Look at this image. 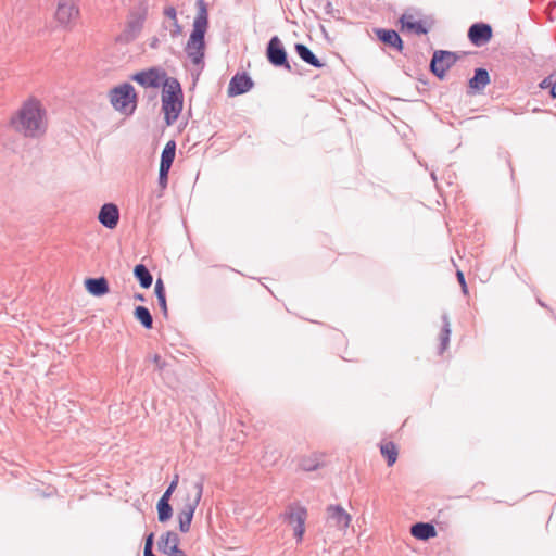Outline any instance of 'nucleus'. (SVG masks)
Returning <instances> with one entry per match:
<instances>
[{"mask_svg": "<svg viewBox=\"0 0 556 556\" xmlns=\"http://www.w3.org/2000/svg\"><path fill=\"white\" fill-rule=\"evenodd\" d=\"M98 220L109 229H115L119 222L118 207L113 203H105L101 206Z\"/></svg>", "mask_w": 556, "mask_h": 556, "instance_id": "4468645a", "label": "nucleus"}, {"mask_svg": "<svg viewBox=\"0 0 556 556\" xmlns=\"http://www.w3.org/2000/svg\"><path fill=\"white\" fill-rule=\"evenodd\" d=\"M266 56L268 62L275 67H281L288 72H293L291 64L288 61L287 51L281 40L274 36L267 43Z\"/></svg>", "mask_w": 556, "mask_h": 556, "instance_id": "6e6552de", "label": "nucleus"}, {"mask_svg": "<svg viewBox=\"0 0 556 556\" xmlns=\"http://www.w3.org/2000/svg\"><path fill=\"white\" fill-rule=\"evenodd\" d=\"M458 60V56L451 51L437 50L434 51L431 62L430 71L440 79H443L446 71H448Z\"/></svg>", "mask_w": 556, "mask_h": 556, "instance_id": "1a4fd4ad", "label": "nucleus"}, {"mask_svg": "<svg viewBox=\"0 0 556 556\" xmlns=\"http://www.w3.org/2000/svg\"><path fill=\"white\" fill-rule=\"evenodd\" d=\"M162 110L164 118L169 126L176 122L182 110V91L177 79L165 80L162 90Z\"/></svg>", "mask_w": 556, "mask_h": 556, "instance_id": "7ed1b4c3", "label": "nucleus"}, {"mask_svg": "<svg viewBox=\"0 0 556 556\" xmlns=\"http://www.w3.org/2000/svg\"><path fill=\"white\" fill-rule=\"evenodd\" d=\"M307 516V511L304 507L301 506H289L288 511L286 513V518L291 525H295L294 527V536L298 541H301L305 531V519Z\"/></svg>", "mask_w": 556, "mask_h": 556, "instance_id": "f8f14e48", "label": "nucleus"}, {"mask_svg": "<svg viewBox=\"0 0 556 556\" xmlns=\"http://www.w3.org/2000/svg\"><path fill=\"white\" fill-rule=\"evenodd\" d=\"M152 362L159 370L164 369V367L166 366L164 359L159 354L153 355Z\"/></svg>", "mask_w": 556, "mask_h": 556, "instance_id": "72a5a7b5", "label": "nucleus"}, {"mask_svg": "<svg viewBox=\"0 0 556 556\" xmlns=\"http://www.w3.org/2000/svg\"><path fill=\"white\" fill-rule=\"evenodd\" d=\"M157 513L159 520L161 522L168 520L172 517V507L169 505V501L165 498H160L157 503Z\"/></svg>", "mask_w": 556, "mask_h": 556, "instance_id": "c85d7f7f", "label": "nucleus"}, {"mask_svg": "<svg viewBox=\"0 0 556 556\" xmlns=\"http://www.w3.org/2000/svg\"><path fill=\"white\" fill-rule=\"evenodd\" d=\"M84 285L86 290L94 296H102L110 291L108 280L104 277L88 278Z\"/></svg>", "mask_w": 556, "mask_h": 556, "instance_id": "a211bd4d", "label": "nucleus"}, {"mask_svg": "<svg viewBox=\"0 0 556 556\" xmlns=\"http://www.w3.org/2000/svg\"><path fill=\"white\" fill-rule=\"evenodd\" d=\"M551 96L553 98H556V78H555V81H553V84H552Z\"/></svg>", "mask_w": 556, "mask_h": 556, "instance_id": "58836bf2", "label": "nucleus"}, {"mask_svg": "<svg viewBox=\"0 0 556 556\" xmlns=\"http://www.w3.org/2000/svg\"><path fill=\"white\" fill-rule=\"evenodd\" d=\"M168 556H187L182 551H179L178 553L170 554Z\"/></svg>", "mask_w": 556, "mask_h": 556, "instance_id": "ea45409f", "label": "nucleus"}, {"mask_svg": "<svg viewBox=\"0 0 556 556\" xmlns=\"http://www.w3.org/2000/svg\"><path fill=\"white\" fill-rule=\"evenodd\" d=\"M490 83V75L485 68H477L475 70L473 77L469 79V88L481 91L483 90Z\"/></svg>", "mask_w": 556, "mask_h": 556, "instance_id": "4be33fe9", "label": "nucleus"}, {"mask_svg": "<svg viewBox=\"0 0 556 556\" xmlns=\"http://www.w3.org/2000/svg\"><path fill=\"white\" fill-rule=\"evenodd\" d=\"M253 87V80L251 79L250 76H248L245 74V78H244V90H245V93Z\"/></svg>", "mask_w": 556, "mask_h": 556, "instance_id": "e433bc0d", "label": "nucleus"}, {"mask_svg": "<svg viewBox=\"0 0 556 556\" xmlns=\"http://www.w3.org/2000/svg\"><path fill=\"white\" fill-rule=\"evenodd\" d=\"M176 155V143L175 141L170 140L168 141L161 155V163H160V185L162 188H165L167 185V176L168 172L172 167V164L174 162Z\"/></svg>", "mask_w": 556, "mask_h": 556, "instance_id": "9b49d317", "label": "nucleus"}, {"mask_svg": "<svg viewBox=\"0 0 556 556\" xmlns=\"http://www.w3.org/2000/svg\"><path fill=\"white\" fill-rule=\"evenodd\" d=\"M410 533L418 540H429L437 535V531L433 525L428 522H417L412 526Z\"/></svg>", "mask_w": 556, "mask_h": 556, "instance_id": "aec40b11", "label": "nucleus"}, {"mask_svg": "<svg viewBox=\"0 0 556 556\" xmlns=\"http://www.w3.org/2000/svg\"><path fill=\"white\" fill-rule=\"evenodd\" d=\"M134 315L136 317V319L141 323V325L147 328V329H151L152 328V325H153V319H152V316L149 312V309L144 306H137L135 312H134Z\"/></svg>", "mask_w": 556, "mask_h": 556, "instance_id": "393cba45", "label": "nucleus"}, {"mask_svg": "<svg viewBox=\"0 0 556 556\" xmlns=\"http://www.w3.org/2000/svg\"><path fill=\"white\" fill-rule=\"evenodd\" d=\"M10 126L25 138H39L48 128L47 110L35 96L26 98L10 118Z\"/></svg>", "mask_w": 556, "mask_h": 556, "instance_id": "f257e3e1", "label": "nucleus"}, {"mask_svg": "<svg viewBox=\"0 0 556 556\" xmlns=\"http://www.w3.org/2000/svg\"><path fill=\"white\" fill-rule=\"evenodd\" d=\"M375 33L378 39L384 45L394 48L399 52L403 50V40L395 30L378 28L375 30Z\"/></svg>", "mask_w": 556, "mask_h": 556, "instance_id": "dca6fc26", "label": "nucleus"}, {"mask_svg": "<svg viewBox=\"0 0 556 556\" xmlns=\"http://www.w3.org/2000/svg\"><path fill=\"white\" fill-rule=\"evenodd\" d=\"M131 78L144 88L164 86L165 80L169 79L166 77V73L163 70L156 67L136 73Z\"/></svg>", "mask_w": 556, "mask_h": 556, "instance_id": "9d476101", "label": "nucleus"}, {"mask_svg": "<svg viewBox=\"0 0 556 556\" xmlns=\"http://www.w3.org/2000/svg\"><path fill=\"white\" fill-rule=\"evenodd\" d=\"M299 466L304 471H314L321 466L320 459L317 456L302 457Z\"/></svg>", "mask_w": 556, "mask_h": 556, "instance_id": "cd10ccee", "label": "nucleus"}, {"mask_svg": "<svg viewBox=\"0 0 556 556\" xmlns=\"http://www.w3.org/2000/svg\"><path fill=\"white\" fill-rule=\"evenodd\" d=\"M163 14H164L165 17H167L168 20L172 21V25L177 29V31H179L180 30V26L178 24L176 9L174 7H172V5L165 7L164 11H163Z\"/></svg>", "mask_w": 556, "mask_h": 556, "instance_id": "c756f323", "label": "nucleus"}, {"mask_svg": "<svg viewBox=\"0 0 556 556\" xmlns=\"http://www.w3.org/2000/svg\"><path fill=\"white\" fill-rule=\"evenodd\" d=\"M80 18V9L76 0H56L53 22L60 29L72 30Z\"/></svg>", "mask_w": 556, "mask_h": 556, "instance_id": "423d86ee", "label": "nucleus"}, {"mask_svg": "<svg viewBox=\"0 0 556 556\" xmlns=\"http://www.w3.org/2000/svg\"><path fill=\"white\" fill-rule=\"evenodd\" d=\"M380 452L382 456L387 458L388 466H392L395 464L399 453L396 445L393 442L389 441L381 444Z\"/></svg>", "mask_w": 556, "mask_h": 556, "instance_id": "b1692460", "label": "nucleus"}, {"mask_svg": "<svg viewBox=\"0 0 556 556\" xmlns=\"http://www.w3.org/2000/svg\"><path fill=\"white\" fill-rule=\"evenodd\" d=\"M152 545H153V534L151 533L144 544L143 555L144 556H155L152 552Z\"/></svg>", "mask_w": 556, "mask_h": 556, "instance_id": "7c9ffc66", "label": "nucleus"}, {"mask_svg": "<svg viewBox=\"0 0 556 556\" xmlns=\"http://www.w3.org/2000/svg\"><path fill=\"white\" fill-rule=\"evenodd\" d=\"M228 96L233 97L243 93V74L237 73L229 83Z\"/></svg>", "mask_w": 556, "mask_h": 556, "instance_id": "bb28decb", "label": "nucleus"}, {"mask_svg": "<svg viewBox=\"0 0 556 556\" xmlns=\"http://www.w3.org/2000/svg\"><path fill=\"white\" fill-rule=\"evenodd\" d=\"M202 496V485L200 483L193 484L187 489L184 495V505L178 513L179 530L188 532L193 518V514L199 505Z\"/></svg>", "mask_w": 556, "mask_h": 556, "instance_id": "0eeeda50", "label": "nucleus"}, {"mask_svg": "<svg viewBox=\"0 0 556 556\" xmlns=\"http://www.w3.org/2000/svg\"><path fill=\"white\" fill-rule=\"evenodd\" d=\"M156 298H161L165 294L164 283L161 279H157L154 287Z\"/></svg>", "mask_w": 556, "mask_h": 556, "instance_id": "473e14b6", "label": "nucleus"}, {"mask_svg": "<svg viewBox=\"0 0 556 556\" xmlns=\"http://www.w3.org/2000/svg\"><path fill=\"white\" fill-rule=\"evenodd\" d=\"M400 23L402 25V29H407L417 35H426L429 31V27H427L421 21H416L414 15L410 13H404L400 17Z\"/></svg>", "mask_w": 556, "mask_h": 556, "instance_id": "f3484780", "label": "nucleus"}, {"mask_svg": "<svg viewBox=\"0 0 556 556\" xmlns=\"http://www.w3.org/2000/svg\"><path fill=\"white\" fill-rule=\"evenodd\" d=\"M468 38L476 47H481L492 38V27L485 23H475L469 27Z\"/></svg>", "mask_w": 556, "mask_h": 556, "instance_id": "ddd939ff", "label": "nucleus"}, {"mask_svg": "<svg viewBox=\"0 0 556 556\" xmlns=\"http://www.w3.org/2000/svg\"><path fill=\"white\" fill-rule=\"evenodd\" d=\"M179 538L175 532H166L161 536L159 546L162 552L166 555L178 553L180 549L178 548Z\"/></svg>", "mask_w": 556, "mask_h": 556, "instance_id": "6ab92c4d", "label": "nucleus"}, {"mask_svg": "<svg viewBox=\"0 0 556 556\" xmlns=\"http://www.w3.org/2000/svg\"><path fill=\"white\" fill-rule=\"evenodd\" d=\"M137 299H138V300H143V296H142L141 294H138V295H137Z\"/></svg>", "mask_w": 556, "mask_h": 556, "instance_id": "a19ab883", "label": "nucleus"}, {"mask_svg": "<svg viewBox=\"0 0 556 556\" xmlns=\"http://www.w3.org/2000/svg\"><path fill=\"white\" fill-rule=\"evenodd\" d=\"M328 519L332 522L338 529L345 530L350 522L351 516L344 510L340 505H330L327 508Z\"/></svg>", "mask_w": 556, "mask_h": 556, "instance_id": "2eb2a0df", "label": "nucleus"}, {"mask_svg": "<svg viewBox=\"0 0 556 556\" xmlns=\"http://www.w3.org/2000/svg\"><path fill=\"white\" fill-rule=\"evenodd\" d=\"M552 84H553V81H552V76H549V77L545 78V79L541 83V85H540V86H541L542 88H548V87H549V88H552Z\"/></svg>", "mask_w": 556, "mask_h": 556, "instance_id": "4c0bfd02", "label": "nucleus"}, {"mask_svg": "<svg viewBox=\"0 0 556 556\" xmlns=\"http://www.w3.org/2000/svg\"><path fill=\"white\" fill-rule=\"evenodd\" d=\"M431 177H432V179H433V180H435V179H437V177H435L434 173H431Z\"/></svg>", "mask_w": 556, "mask_h": 556, "instance_id": "79ce46f5", "label": "nucleus"}, {"mask_svg": "<svg viewBox=\"0 0 556 556\" xmlns=\"http://www.w3.org/2000/svg\"><path fill=\"white\" fill-rule=\"evenodd\" d=\"M456 276H457V280H458L459 285L462 286L463 292L466 294L468 292V290H467V285H466L464 274L460 270H458L456 273Z\"/></svg>", "mask_w": 556, "mask_h": 556, "instance_id": "f704fd0d", "label": "nucleus"}, {"mask_svg": "<svg viewBox=\"0 0 556 556\" xmlns=\"http://www.w3.org/2000/svg\"><path fill=\"white\" fill-rule=\"evenodd\" d=\"M208 27V14L206 4L200 0L198 2V13L194 17L192 31L186 45V52L192 63L199 65L202 63L205 50L204 35Z\"/></svg>", "mask_w": 556, "mask_h": 556, "instance_id": "f03ea898", "label": "nucleus"}, {"mask_svg": "<svg viewBox=\"0 0 556 556\" xmlns=\"http://www.w3.org/2000/svg\"><path fill=\"white\" fill-rule=\"evenodd\" d=\"M157 301H159V305L163 312V314L165 316H167V304H166V298H165V294L162 295L161 298H157Z\"/></svg>", "mask_w": 556, "mask_h": 556, "instance_id": "c9c22d12", "label": "nucleus"}, {"mask_svg": "<svg viewBox=\"0 0 556 556\" xmlns=\"http://www.w3.org/2000/svg\"><path fill=\"white\" fill-rule=\"evenodd\" d=\"M148 14V2L146 0L136 1L127 14L125 27L118 36V40L122 42H129L138 38L143 30Z\"/></svg>", "mask_w": 556, "mask_h": 556, "instance_id": "20e7f679", "label": "nucleus"}, {"mask_svg": "<svg viewBox=\"0 0 556 556\" xmlns=\"http://www.w3.org/2000/svg\"><path fill=\"white\" fill-rule=\"evenodd\" d=\"M134 274L137 279L140 281L141 287L149 288L152 285V276L147 269V267L142 264L136 265L134 269Z\"/></svg>", "mask_w": 556, "mask_h": 556, "instance_id": "a878e982", "label": "nucleus"}, {"mask_svg": "<svg viewBox=\"0 0 556 556\" xmlns=\"http://www.w3.org/2000/svg\"><path fill=\"white\" fill-rule=\"evenodd\" d=\"M294 50L299 58L303 60L305 63L316 67L320 68L324 66V63L319 61V59L313 53V51L303 43H295Z\"/></svg>", "mask_w": 556, "mask_h": 556, "instance_id": "412c9836", "label": "nucleus"}, {"mask_svg": "<svg viewBox=\"0 0 556 556\" xmlns=\"http://www.w3.org/2000/svg\"><path fill=\"white\" fill-rule=\"evenodd\" d=\"M442 321H443V326H442V329H441L440 336H439V339H440L439 353L440 354H442L448 348L450 337H451V332H452L451 321H450L447 314L442 315Z\"/></svg>", "mask_w": 556, "mask_h": 556, "instance_id": "5701e85b", "label": "nucleus"}, {"mask_svg": "<svg viewBox=\"0 0 556 556\" xmlns=\"http://www.w3.org/2000/svg\"><path fill=\"white\" fill-rule=\"evenodd\" d=\"M177 484H178V476H175L174 480L172 481L168 489L165 491V493L162 495L161 498H165V500L169 501L170 495L175 491Z\"/></svg>", "mask_w": 556, "mask_h": 556, "instance_id": "2f4dec72", "label": "nucleus"}, {"mask_svg": "<svg viewBox=\"0 0 556 556\" xmlns=\"http://www.w3.org/2000/svg\"><path fill=\"white\" fill-rule=\"evenodd\" d=\"M112 106L124 115H130L137 108V92L132 85L125 83L109 92Z\"/></svg>", "mask_w": 556, "mask_h": 556, "instance_id": "39448f33", "label": "nucleus"}]
</instances>
